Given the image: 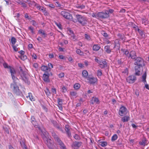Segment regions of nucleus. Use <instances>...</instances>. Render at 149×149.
Segmentation results:
<instances>
[{
	"mask_svg": "<svg viewBox=\"0 0 149 149\" xmlns=\"http://www.w3.org/2000/svg\"><path fill=\"white\" fill-rule=\"evenodd\" d=\"M52 136L54 138L55 141L58 139L59 138V137L54 132H53L52 133Z\"/></svg>",
	"mask_w": 149,
	"mask_h": 149,
	"instance_id": "34",
	"label": "nucleus"
},
{
	"mask_svg": "<svg viewBox=\"0 0 149 149\" xmlns=\"http://www.w3.org/2000/svg\"><path fill=\"white\" fill-rule=\"evenodd\" d=\"M11 76L13 80V83L10 84V88L12 89L13 92L16 95H20L22 94V92L19 89V87L17 85L21 86L19 83V79L16 77L15 75H14L15 72H13L11 70Z\"/></svg>",
	"mask_w": 149,
	"mask_h": 149,
	"instance_id": "1",
	"label": "nucleus"
},
{
	"mask_svg": "<svg viewBox=\"0 0 149 149\" xmlns=\"http://www.w3.org/2000/svg\"><path fill=\"white\" fill-rule=\"evenodd\" d=\"M100 143H101L100 145L103 147H104L107 145V142L106 141L101 142Z\"/></svg>",
	"mask_w": 149,
	"mask_h": 149,
	"instance_id": "43",
	"label": "nucleus"
},
{
	"mask_svg": "<svg viewBox=\"0 0 149 149\" xmlns=\"http://www.w3.org/2000/svg\"><path fill=\"white\" fill-rule=\"evenodd\" d=\"M61 15L65 19L71 20L72 19V16L69 13L65 11H62L61 13Z\"/></svg>",
	"mask_w": 149,
	"mask_h": 149,
	"instance_id": "6",
	"label": "nucleus"
},
{
	"mask_svg": "<svg viewBox=\"0 0 149 149\" xmlns=\"http://www.w3.org/2000/svg\"><path fill=\"white\" fill-rule=\"evenodd\" d=\"M104 50L105 52L108 54H110L111 52V50L110 47L109 45L106 46L104 47Z\"/></svg>",
	"mask_w": 149,
	"mask_h": 149,
	"instance_id": "24",
	"label": "nucleus"
},
{
	"mask_svg": "<svg viewBox=\"0 0 149 149\" xmlns=\"http://www.w3.org/2000/svg\"><path fill=\"white\" fill-rule=\"evenodd\" d=\"M136 80V77L134 76L131 75L128 77L126 80L129 83H134Z\"/></svg>",
	"mask_w": 149,
	"mask_h": 149,
	"instance_id": "10",
	"label": "nucleus"
},
{
	"mask_svg": "<svg viewBox=\"0 0 149 149\" xmlns=\"http://www.w3.org/2000/svg\"><path fill=\"white\" fill-rule=\"evenodd\" d=\"M37 40L40 42H41L42 40V39L41 37H39L37 38Z\"/></svg>",
	"mask_w": 149,
	"mask_h": 149,
	"instance_id": "64",
	"label": "nucleus"
},
{
	"mask_svg": "<svg viewBox=\"0 0 149 149\" xmlns=\"http://www.w3.org/2000/svg\"><path fill=\"white\" fill-rule=\"evenodd\" d=\"M117 62L118 64L121 65L123 63V62L122 61L121 59H118L117 61Z\"/></svg>",
	"mask_w": 149,
	"mask_h": 149,
	"instance_id": "53",
	"label": "nucleus"
},
{
	"mask_svg": "<svg viewBox=\"0 0 149 149\" xmlns=\"http://www.w3.org/2000/svg\"><path fill=\"white\" fill-rule=\"evenodd\" d=\"M80 87V85L78 83H76L74 84V89L77 90L79 89Z\"/></svg>",
	"mask_w": 149,
	"mask_h": 149,
	"instance_id": "37",
	"label": "nucleus"
},
{
	"mask_svg": "<svg viewBox=\"0 0 149 149\" xmlns=\"http://www.w3.org/2000/svg\"><path fill=\"white\" fill-rule=\"evenodd\" d=\"M82 76L85 78H86L88 75V72L86 70H84L82 72Z\"/></svg>",
	"mask_w": 149,
	"mask_h": 149,
	"instance_id": "33",
	"label": "nucleus"
},
{
	"mask_svg": "<svg viewBox=\"0 0 149 149\" xmlns=\"http://www.w3.org/2000/svg\"><path fill=\"white\" fill-rule=\"evenodd\" d=\"M3 66L5 68H8L9 69V71L10 72L11 74V70H12V71H13V72H15V73L13 74L14 75H15L16 74V71L14 68L10 66H8V64L6 63H4L3 64Z\"/></svg>",
	"mask_w": 149,
	"mask_h": 149,
	"instance_id": "14",
	"label": "nucleus"
},
{
	"mask_svg": "<svg viewBox=\"0 0 149 149\" xmlns=\"http://www.w3.org/2000/svg\"><path fill=\"white\" fill-rule=\"evenodd\" d=\"M52 92L54 94H55L56 93V89H55V88H52Z\"/></svg>",
	"mask_w": 149,
	"mask_h": 149,
	"instance_id": "57",
	"label": "nucleus"
},
{
	"mask_svg": "<svg viewBox=\"0 0 149 149\" xmlns=\"http://www.w3.org/2000/svg\"><path fill=\"white\" fill-rule=\"evenodd\" d=\"M74 137L75 139L77 140H79L80 139V138L79 136L77 134H75Z\"/></svg>",
	"mask_w": 149,
	"mask_h": 149,
	"instance_id": "47",
	"label": "nucleus"
},
{
	"mask_svg": "<svg viewBox=\"0 0 149 149\" xmlns=\"http://www.w3.org/2000/svg\"><path fill=\"white\" fill-rule=\"evenodd\" d=\"M50 74L48 73H44L43 75L42 79L46 82H49L50 81L49 78Z\"/></svg>",
	"mask_w": 149,
	"mask_h": 149,
	"instance_id": "12",
	"label": "nucleus"
},
{
	"mask_svg": "<svg viewBox=\"0 0 149 149\" xmlns=\"http://www.w3.org/2000/svg\"><path fill=\"white\" fill-rule=\"evenodd\" d=\"M20 143L21 146L23 149L27 147V146L26 145L24 142L22 140H20Z\"/></svg>",
	"mask_w": 149,
	"mask_h": 149,
	"instance_id": "31",
	"label": "nucleus"
},
{
	"mask_svg": "<svg viewBox=\"0 0 149 149\" xmlns=\"http://www.w3.org/2000/svg\"><path fill=\"white\" fill-rule=\"evenodd\" d=\"M134 64L135 65V74L136 75L139 76L140 74V71L141 70H142L143 67L145 66V61L142 58L137 57L134 60Z\"/></svg>",
	"mask_w": 149,
	"mask_h": 149,
	"instance_id": "2",
	"label": "nucleus"
},
{
	"mask_svg": "<svg viewBox=\"0 0 149 149\" xmlns=\"http://www.w3.org/2000/svg\"><path fill=\"white\" fill-rule=\"evenodd\" d=\"M64 74L63 73H61L58 75V77L60 78H62L64 77Z\"/></svg>",
	"mask_w": 149,
	"mask_h": 149,
	"instance_id": "52",
	"label": "nucleus"
},
{
	"mask_svg": "<svg viewBox=\"0 0 149 149\" xmlns=\"http://www.w3.org/2000/svg\"><path fill=\"white\" fill-rule=\"evenodd\" d=\"M102 34L104 37H107L108 36L106 32H103L102 33Z\"/></svg>",
	"mask_w": 149,
	"mask_h": 149,
	"instance_id": "59",
	"label": "nucleus"
},
{
	"mask_svg": "<svg viewBox=\"0 0 149 149\" xmlns=\"http://www.w3.org/2000/svg\"><path fill=\"white\" fill-rule=\"evenodd\" d=\"M13 48L14 50L15 51L17 52L18 50V49L15 46L13 45Z\"/></svg>",
	"mask_w": 149,
	"mask_h": 149,
	"instance_id": "54",
	"label": "nucleus"
},
{
	"mask_svg": "<svg viewBox=\"0 0 149 149\" xmlns=\"http://www.w3.org/2000/svg\"><path fill=\"white\" fill-rule=\"evenodd\" d=\"M17 40L14 37H12L11 38V42L13 45H14L16 42Z\"/></svg>",
	"mask_w": 149,
	"mask_h": 149,
	"instance_id": "38",
	"label": "nucleus"
},
{
	"mask_svg": "<svg viewBox=\"0 0 149 149\" xmlns=\"http://www.w3.org/2000/svg\"><path fill=\"white\" fill-rule=\"evenodd\" d=\"M87 80H88V82L91 84H94L96 82L97 80V79L96 78L89 77H88Z\"/></svg>",
	"mask_w": 149,
	"mask_h": 149,
	"instance_id": "16",
	"label": "nucleus"
},
{
	"mask_svg": "<svg viewBox=\"0 0 149 149\" xmlns=\"http://www.w3.org/2000/svg\"><path fill=\"white\" fill-rule=\"evenodd\" d=\"M100 47L98 45H95L93 47V50L95 51L98 50Z\"/></svg>",
	"mask_w": 149,
	"mask_h": 149,
	"instance_id": "28",
	"label": "nucleus"
},
{
	"mask_svg": "<svg viewBox=\"0 0 149 149\" xmlns=\"http://www.w3.org/2000/svg\"><path fill=\"white\" fill-rule=\"evenodd\" d=\"M76 17L79 23L82 26H84L87 24L86 18L84 16L77 14L76 15Z\"/></svg>",
	"mask_w": 149,
	"mask_h": 149,
	"instance_id": "4",
	"label": "nucleus"
},
{
	"mask_svg": "<svg viewBox=\"0 0 149 149\" xmlns=\"http://www.w3.org/2000/svg\"><path fill=\"white\" fill-rule=\"evenodd\" d=\"M102 74V70L100 69L98 70L97 72V75L98 76H101Z\"/></svg>",
	"mask_w": 149,
	"mask_h": 149,
	"instance_id": "49",
	"label": "nucleus"
},
{
	"mask_svg": "<svg viewBox=\"0 0 149 149\" xmlns=\"http://www.w3.org/2000/svg\"><path fill=\"white\" fill-rule=\"evenodd\" d=\"M137 31L139 33L140 35H141V36H143V35L144 36L143 31L139 29H138Z\"/></svg>",
	"mask_w": 149,
	"mask_h": 149,
	"instance_id": "44",
	"label": "nucleus"
},
{
	"mask_svg": "<svg viewBox=\"0 0 149 149\" xmlns=\"http://www.w3.org/2000/svg\"><path fill=\"white\" fill-rule=\"evenodd\" d=\"M48 66L49 67L48 68H49L50 69L51 68H53V65L51 63H49L48 64Z\"/></svg>",
	"mask_w": 149,
	"mask_h": 149,
	"instance_id": "56",
	"label": "nucleus"
},
{
	"mask_svg": "<svg viewBox=\"0 0 149 149\" xmlns=\"http://www.w3.org/2000/svg\"><path fill=\"white\" fill-rule=\"evenodd\" d=\"M97 17L103 19L109 17L108 10H105L104 12H99L97 14Z\"/></svg>",
	"mask_w": 149,
	"mask_h": 149,
	"instance_id": "5",
	"label": "nucleus"
},
{
	"mask_svg": "<svg viewBox=\"0 0 149 149\" xmlns=\"http://www.w3.org/2000/svg\"><path fill=\"white\" fill-rule=\"evenodd\" d=\"M117 36L119 38L121 39L122 40H125V37L123 35H122L120 33H119L117 35Z\"/></svg>",
	"mask_w": 149,
	"mask_h": 149,
	"instance_id": "32",
	"label": "nucleus"
},
{
	"mask_svg": "<svg viewBox=\"0 0 149 149\" xmlns=\"http://www.w3.org/2000/svg\"><path fill=\"white\" fill-rule=\"evenodd\" d=\"M76 52L77 54H79L80 55H82L83 54V52H81L80 49H77Z\"/></svg>",
	"mask_w": 149,
	"mask_h": 149,
	"instance_id": "48",
	"label": "nucleus"
},
{
	"mask_svg": "<svg viewBox=\"0 0 149 149\" xmlns=\"http://www.w3.org/2000/svg\"><path fill=\"white\" fill-rule=\"evenodd\" d=\"M21 5H22V7L24 8H26L27 6L26 5L25 3L23 2H22Z\"/></svg>",
	"mask_w": 149,
	"mask_h": 149,
	"instance_id": "63",
	"label": "nucleus"
},
{
	"mask_svg": "<svg viewBox=\"0 0 149 149\" xmlns=\"http://www.w3.org/2000/svg\"><path fill=\"white\" fill-rule=\"evenodd\" d=\"M3 128L5 133L8 134L9 133V130L7 128L3 127Z\"/></svg>",
	"mask_w": 149,
	"mask_h": 149,
	"instance_id": "50",
	"label": "nucleus"
},
{
	"mask_svg": "<svg viewBox=\"0 0 149 149\" xmlns=\"http://www.w3.org/2000/svg\"><path fill=\"white\" fill-rule=\"evenodd\" d=\"M82 143L81 141H75L73 142L72 145V147L74 149H78L81 146Z\"/></svg>",
	"mask_w": 149,
	"mask_h": 149,
	"instance_id": "8",
	"label": "nucleus"
},
{
	"mask_svg": "<svg viewBox=\"0 0 149 149\" xmlns=\"http://www.w3.org/2000/svg\"><path fill=\"white\" fill-rule=\"evenodd\" d=\"M51 122L55 127L61 131L62 132H63V130L62 129V128L60 127V125L57 124L56 121L54 120H52Z\"/></svg>",
	"mask_w": 149,
	"mask_h": 149,
	"instance_id": "18",
	"label": "nucleus"
},
{
	"mask_svg": "<svg viewBox=\"0 0 149 149\" xmlns=\"http://www.w3.org/2000/svg\"><path fill=\"white\" fill-rule=\"evenodd\" d=\"M31 22H32V24L35 26H36L37 25V23L34 20H32Z\"/></svg>",
	"mask_w": 149,
	"mask_h": 149,
	"instance_id": "51",
	"label": "nucleus"
},
{
	"mask_svg": "<svg viewBox=\"0 0 149 149\" xmlns=\"http://www.w3.org/2000/svg\"><path fill=\"white\" fill-rule=\"evenodd\" d=\"M19 68V73L21 77L25 76V75H26L27 72L23 70L22 68L21 67H20Z\"/></svg>",
	"mask_w": 149,
	"mask_h": 149,
	"instance_id": "17",
	"label": "nucleus"
},
{
	"mask_svg": "<svg viewBox=\"0 0 149 149\" xmlns=\"http://www.w3.org/2000/svg\"><path fill=\"white\" fill-rule=\"evenodd\" d=\"M57 102L58 103V106L60 110H62L63 109V100L62 99L60 98L57 99Z\"/></svg>",
	"mask_w": 149,
	"mask_h": 149,
	"instance_id": "21",
	"label": "nucleus"
},
{
	"mask_svg": "<svg viewBox=\"0 0 149 149\" xmlns=\"http://www.w3.org/2000/svg\"><path fill=\"white\" fill-rule=\"evenodd\" d=\"M38 32L40 34H42V35L45 38L47 36V34L45 33V32L42 29H40Z\"/></svg>",
	"mask_w": 149,
	"mask_h": 149,
	"instance_id": "29",
	"label": "nucleus"
},
{
	"mask_svg": "<svg viewBox=\"0 0 149 149\" xmlns=\"http://www.w3.org/2000/svg\"><path fill=\"white\" fill-rule=\"evenodd\" d=\"M62 91L63 92H65L66 91V89L64 86H63L62 88Z\"/></svg>",
	"mask_w": 149,
	"mask_h": 149,
	"instance_id": "55",
	"label": "nucleus"
},
{
	"mask_svg": "<svg viewBox=\"0 0 149 149\" xmlns=\"http://www.w3.org/2000/svg\"><path fill=\"white\" fill-rule=\"evenodd\" d=\"M45 92L47 96H50V92L47 88L46 90H45Z\"/></svg>",
	"mask_w": 149,
	"mask_h": 149,
	"instance_id": "41",
	"label": "nucleus"
},
{
	"mask_svg": "<svg viewBox=\"0 0 149 149\" xmlns=\"http://www.w3.org/2000/svg\"><path fill=\"white\" fill-rule=\"evenodd\" d=\"M55 141L56 142L57 144L60 146L61 149H66L65 146L59 138Z\"/></svg>",
	"mask_w": 149,
	"mask_h": 149,
	"instance_id": "9",
	"label": "nucleus"
},
{
	"mask_svg": "<svg viewBox=\"0 0 149 149\" xmlns=\"http://www.w3.org/2000/svg\"><path fill=\"white\" fill-rule=\"evenodd\" d=\"M118 138V136L117 134H114L111 138V140L112 141H114L116 140Z\"/></svg>",
	"mask_w": 149,
	"mask_h": 149,
	"instance_id": "40",
	"label": "nucleus"
},
{
	"mask_svg": "<svg viewBox=\"0 0 149 149\" xmlns=\"http://www.w3.org/2000/svg\"><path fill=\"white\" fill-rule=\"evenodd\" d=\"M130 25H131L135 30H138V29H139L138 27L133 22H130Z\"/></svg>",
	"mask_w": 149,
	"mask_h": 149,
	"instance_id": "30",
	"label": "nucleus"
},
{
	"mask_svg": "<svg viewBox=\"0 0 149 149\" xmlns=\"http://www.w3.org/2000/svg\"><path fill=\"white\" fill-rule=\"evenodd\" d=\"M41 69L42 70L45 71L46 72L45 73H48L50 71V69L48 68L47 66L45 65L42 66L41 67Z\"/></svg>",
	"mask_w": 149,
	"mask_h": 149,
	"instance_id": "22",
	"label": "nucleus"
},
{
	"mask_svg": "<svg viewBox=\"0 0 149 149\" xmlns=\"http://www.w3.org/2000/svg\"><path fill=\"white\" fill-rule=\"evenodd\" d=\"M131 57L132 59L134 60L137 57L136 52L133 51L130 52L129 57Z\"/></svg>",
	"mask_w": 149,
	"mask_h": 149,
	"instance_id": "20",
	"label": "nucleus"
},
{
	"mask_svg": "<svg viewBox=\"0 0 149 149\" xmlns=\"http://www.w3.org/2000/svg\"><path fill=\"white\" fill-rule=\"evenodd\" d=\"M76 7L77 8L80 9H83L85 7V6L84 5H80L79 4H77L76 6Z\"/></svg>",
	"mask_w": 149,
	"mask_h": 149,
	"instance_id": "39",
	"label": "nucleus"
},
{
	"mask_svg": "<svg viewBox=\"0 0 149 149\" xmlns=\"http://www.w3.org/2000/svg\"><path fill=\"white\" fill-rule=\"evenodd\" d=\"M91 103L93 104L94 103L98 104L100 103V101L98 98L95 97H93L91 100Z\"/></svg>",
	"mask_w": 149,
	"mask_h": 149,
	"instance_id": "19",
	"label": "nucleus"
},
{
	"mask_svg": "<svg viewBox=\"0 0 149 149\" xmlns=\"http://www.w3.org/2000/svg\"><path fill=\"white\" fill-rule=\"evenodd\" d=\"M130 117L128 116H125L122 118L121 119L122 121L123 122H126L130 120Z\"/></svg>",
	"mask_w": 149,
	"mask_h": 149,
	"instance_id": "25",
	"label": "nucleus"
},
{
	"mask_svg": "<svg viewBox=\"0 0 149 149\" xmlns=\"http://www.w3.org/2000/svg\"><path fill=\"white\" fill-rule=\"evenodd\" d=\"M22 79L25 82L28 84H30V82L29 81L28 79L27 78L26 75L25 76H23L21 77Z\"/></svg>",
	"mask_w": 149,
	"mask_h": 149,
	"instance_id": "26",
	"label": "nucleus"
},
{
	"mask_svg": "<svg viewBox=\"0 0 149 149\" xmlns=\"http://www.w3.org/2000/svg\"><path fill=\"white\" fill-rule=\"evenodd\" d=\"M26 97L27 98H28V97H29V99L31 101H33L34 100V99L33 97V96L32 95V94L30 93H29V95L28 96H26Z\"/></svg>",
	"mask_w": 149,
	"mask_h": 149,
	"instance_id": "35",
	"label": "nucleus"
},
{
	"mask_svg": "<svg viewBox=\"0 0 149 149\" xmlns=\"http://www.w3.org/2000/svg\"><path fill=\"white\" fill-rule=\"evenodd\" d=\"M19 57L23 61L25 60L27 58V56L24 55H21L20 56H19Z\"/></svg>",
	"mask_w": 149,
	"mask_h": 149,
	"instance_id": "42",
	"label": "nucleus"
},
{
	"mask_svg": "<svg viewBox=\"0 0 149 149\" xmlns=\"http://www.w3.org/2000/svg\"><path fill=\"white\" fill-rule=\"evenodd\" d=\"M29 6L31 7L32 6H36V3L34 1H30L29 3Z\"/></svg>",
	"mask_w": 149,
	"mask_h": 149,
	"instance_id": "36",
	"label": "nucleus"
},
{
	"mask_svg": "<svg viewBox=\"0 0 149 149\" xmlns=\"http://www.w3.org/2000/svg\"><path fill=\"white\" fill-rule=\"evenodd\" d=\"M31 120L32 123L34 126L35 127L37 126L38 123L36 120L34 116H31Z\"/></svg>",
	"mask_w": 149,
	"mask_h": 149,
	"instance_id": "23",
	"label": "nucleus"
},
{
	"mask_svg": "<svg viewBox=\"0 0 149 149\" xmlns=\"http://www.w3.org/2000/svg\"><path fill=\"white\" fill-rule=\"evenodd\" d=\"M70 95L72 96H76L77 93L74 91H70Z\"/></svg>",
	"mask_w": 149,
	"mask_h": 149,
	"instance_id": "46",
	"label": "nucleus"
},
{
	"mask_svg": "<svg viewBox=\"0 0 149 149\" xmlns=\"http://www.w3.org/2000/svg\"><path fill=\"white\" fill-rule=\"evenodd\" d=\"M146 72H145V73H144V74L142 76V81H143V83L145 84V88L146 89L149 90L148 85L147 84H146Z\"/></svg>",
	"mask_w": 149,
	"mask_h": 149,
	"instance_id": "13",
	"label": "nucleus"
},
{
	"mask_svg": "<svg viewBox=\"0 0 149 149\" xmlns=\"http://www.w3.org/2000/svg\"><path fill=\"white\" fill-rule=\"evenodd\" d=\"M99 64L100 67L101 68H104L107 67V63L105 60H100V62H99Z\"/></svg>",
	"mask_w": 149,
	"mask_h": 149,
	"instance_id": "11",
	"label": "nucleus"
},
{
	"mask_svg": "<svg viewBox=\"0 0 149 149\" xmlns=\"http://www.w3.org/2000/svg\"><path fill=\"white\" fill-rule=\"evenodd\" d=\"M147 141L145 138L143 139L142 141L140 142L139 144L140 145H142L144 146L146 145V143H147Z\"/></svg>",
	"mask_w": 149,
	"mask_h": 149,
	"instance_id": "27",
	"label": "nucleus"
},
{
	"mask_svg": "<svg viewBox=\"0 0 149 149\" xmlns=\"http://www.w3.org/2000/svg\"><path fill=\"white\" fill-rule=\"evenodd\" d=\"M88 112V110L87 109H84L83 111V113L84 114H85Z\"/></svg>",
	"mask_w": 149,
	"mask_h": 149,
	"instance_id": "61",
	"label": "nucleus"
},
{
	"mask_svg": "<svg viewBox=\"0 0 149 149\" xmlns=\"http://www.w3.org/2000/svg\"><path fill=\"white\" fill-rule=\"evenodd\" d=\"M127 112V109L124 106H122L120 107L119 110V115L121 116L126 115Z\"/></svg>",
	"mask_w": 149,
	"mask_h": 149,
	"instance_id": "7",
	"label": "nucleus"
},
{
	"mask_svg": "<svg viewBox=\"0 0 149 149\" xmlns=\"http://www.w3.org/2000/svg\"><path fill=\"white\" fill-rule=\"evenodd\" d=\"M114 11V10L112 9H110L109 10V11H108V12L109 13H109H112Z\"/></svg>",
	"mask_w": 149,
	"mask_h": 149,
	"instance_id": "62",
	"label": "nucleus"
},
{
	"mask_svg": "<svg viewBox=\"0 0 149 149\" xmlns=\"http://www.w3.org/2000/svg\"><path fill=\"white\" fill-rule=\"evenodd\" d=\"M32 57V58L35 59H37V56L36 54H33Z\"/></svg>",
	"mask_w": 149,
	"mask_h": 149,
	"instance_id": "60",
	"label": "nucleus"
},
{
	"mask_svg": "<svg viewBox=\"0 0 149 149\" xmlns=\"http://www.w3.org/2000/svg\"><path fill=\"white\" fill-rule=\"evenodd\" d=\"M85 39L88 40H91V38H90V36L87 34H85Z\"/></svg>",
	"mask_w": 149,
	"mask_h": 149,
	"instance_id": "45",
	"label": "nucleus"
},
{
	"mask_svg": "<svg viewBox=\"0 0 149 149\" xmlns=\"http://www.w3.org/2000/svg\"><path fill=\"white\" fill-rule=\"evenodd\" d=\"M18 53H20L21 54V55H24V53H25V52L23 50H21L19 51Z\"/></svg>",
	"mask_w": 149,
	"mask_h": 149,
	"instance_id": "58",
	"label": "nucleus"
},
{
	"mask_svg": "<svg viewBox=\"0 0 149 149\" xmlns=\"http://www.w3.org/2000/svg\"><path fill=\"white\" fill-rule=\"evenodd\" d=\"M45 135L44 134L42 136V139L45 143L49 149H54L55 148V146L54 145L53 141L49 138L46 133H45Z\"/></svg>",
	"mask_w": 149,
	"mask_h": 149,
	"instance_id": "3",
	"label": "nucleus"
},
{
	"mask_svg": "<svg viewBox=\"0 0 149 149\" xmlns=\"http://www.w3.org/2000/svg\"><path fill=\"white\" fill-rule=\"evenodd\" d=\"M70 127L68 125H66L65 130L69 138H70L71 137L70 132Z\"/></svg>",
	"mask_w": 149,
	"mask_h": 149,
	"instance_id": "15",
	"label": "nucleus"
}]
</instances>
